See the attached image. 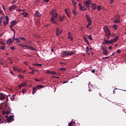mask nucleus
I'll list each match as a JSON object with an SVG mask.
<instances>
[{
	"mask_svg": "<svg viewBox=\"0 0 126 126\" xmlns=\"http://www.w3.org/2000/svg\"><path fill=\"white\" fill-rule=\"evenodd\" d=\"M57 16H58V14L56 13L55 15H53V16L51 17L50 21L52 23L54 24H57V21H55V19L57 18Z\"/></svg>",
	"mask_w": 126,
	"mask_h": 126,
	"instance_id": "obj_1",
	"label": "nucleus"
},
{
	"mask_svg": "<svg viewBox=\"0 0 126 126\" xmlns=\"http://www.w3.org/2000/svg\"><path fill=\"white\" fill-rule=\"evenodd\" d=\"M84 3L86 7H87V8H88V9H90V5L92 4H92H93L92 3V1H91V0H86Z\"/></svg>",
	"mask_w": 126,
	"mask_h": 126,
	"instance_id": "obj_2",
	"label": "nucleus"
},
{
	"mask_svg": "<svg viewBox=\"0 0 126 126\" xmlns=\"http://www.w3.org/2000/svg\"><path fill=\"white\" fill-rule=\"evenodd\" d=\"M61 55L62 56V58H64L68 56V51H64L62 53H61Z\"/></svg>",
	"mask_w": 126,
	"mask_h": 126,
	"instance_id": "obj_3",
	"label": "nucleus"
},
{
	"mask_svg": "<svg viewBox=\"0 0 126 126\" xmlns=\"http://www.w3.org/2000/svg\"><path fill=\"white\" fill-rule=\"evenodd\" d=\"M56 35L59 36L60 34H61V33H62V30H59L58 28H56Z\"/></svg>",
	"mask_w": 126,
	"mask_h": 126,
	"instance_id": "obj_4",
	"label": "nucleus"
},
{
	"mask_svg": "<svg viewBox=\"0 0 126 126\" xmlns=\"http://www.w3.org/2000/svg\"><path fill=\"white\" fill-rule=\"evenodd\" d=\"M12 40L13 41L15 40L16 42V43H20V40L18 38H15V34H14V36H13V38H12Z\"/></svg>",
	"mask_w": 126,
	"mask_h": 126,
	"instance_id": "obj_5",
	"label": "nucleus"
},
{
	"mask_svg": "<svg viewBox=\"0 0 126 126\" xmlns=\"http://www.w3.org/2000/svg\"><path fill=\"white\" fill-rule=\"evenodd\" d=\"M5 106H6V108L7 110L6 111H5V114L8 115L9 113H10V112L11 109H10V107H9L8 106L5 105Z\"/></svg>",
	"mask_w": 126,
	"mask_h": 126,
	"instance_id": "obj_6",
	"label": "nucleus"
},
{
	"mask_svg": "<svg viewBox=\"0 0 126 126\" xmlns=\"http://www.w3.org/2000/svg\"><path fill=\"white\" fill-rule=\"evenodd\" d=\"M14 116L13 115H10V117L7 118L6 119V121H8V122H10V121H14Z\"/></svg>",
	"mask_w": 126,
	"mask_h": 126,
	"instance_id": "obj_7",
	"label": "nucleus"
},
{
	"mask_svg": "<svg viewBox=\"0 0 126 126\" xmlns=\"http://www.w3.org/2000/svg\"><path fill=\"white\" fill-rule=\"evenodd\" d=\"M86 20L88 21V23H92V20L88 15H85Z\"/></svg>",
	"mask_w": 126,
	"mask_h": 126,
	"instance_id": "obj_8",
	"label": "nucleus"
},
{
	"mask_svg": "<svg viewBox=\"0 0 126 126\" xmlns=\"http://www.w3.org/2000/svg\"><path fill=\"white\" fill-rule=\"evenodd\" d=\"M8 22H9V18L7 16H6V21H3V23L4 24L5 26L7 25L8 24Z\"/></svg>",
	"mask_w": 126,
	"mask_h": 126,
	"instance_id": "obj_9",
	"label": "nucleus"
},
{
	"mask_svg": "<svg viewBox=\"0 0 126 126\" xmlns=\"http://www.w3.org/2000/svg\"><path fill=\"white\" fill-rule=\"evenodd\" d=\"M79 7H80V10H82L83 11H86L87 10V8H82V5L81 4L79 3L78 4Z\"/></svg>",
	"mask_w": 126,
	"mask_h": 126,
	"instance_id": "obj_10",
	"label": "nucleus"
},
{
	"mask_svg": "<svg viewBox=\"0 0 126 126\" xmlns=\"http://www.w3.org/2000/svg\"><path fill=\"white\" fill-rule=\"evenodd\" d=\"M15 8H16V6L13 5L10 6V8H9V10H10V11H12L13 10H15Z\"/></svg>",
	"mask_w": 126,
	"mask_h": 126,
	"instance_id": "obj_11",
	"label": "nucleus"
},
{
	"mask_svg": "<svg viewBox=\"0 0 126 126\" xmlns=\"http://www.w3.org/2000/svg\"><path fill=\"white\" fill-rule=\"evenodd\" d=\"M96 8H97V6H96V4L95 3L92 4V10H93L94 11H95Z\"/></svg>",
	"mask_w": 126,
	"mask_h": 126,
	"instance_id": "obj_12",
	"label": "nucleus"
},
{
	"mask_svg": "<svg viewBox=\"0 0 126 126\" xmlns=\"http://www.w3.org/2000/svg\"><path fill=\"white\" fill-rule=\"evenodd\" d=\"M22 15H23V17L25 18H27L29 16V13L24 12L23 13H21Z\"/></svg>",
	"mask_w": 126,
	"mask_h": 126,
	"instance_id": "obj_13",
	"label": "nucleus"
},
{
	"mask_svg": "<svg viewBox=\"0 0 126 126\" xmlns=\"http://www.w3.org/2000/svg\"><path fill=\"white\" fill-rule=\"evenodd\" d=\"M41 16V14H39L38 11H36L34 13V16L39 17Z\"/></svg>",
	"mask_w": 126,
	"mask_h": 126,
	"instance_id": "obj_14",
	"label": "nucleus"
},
{
	"mask_svg": "<svg viewBox=\"0 0 126 126\" xmlns=\"http://www.w3.org/2000/svg\"><path fill=\"white\" fill-rule=\"evenodd\" d=\"M17 23H18V22H17L15 20L12 21L11 22H10V24H11V25H13V26H15Z\"/></svg>",
	"mask_w": 126,
	"mask_h": 126,
	"instance_id": "obj_15",
	"label": "nucleus"
},
{
	"mask_svg": "<svg viewBox=\"0 0 126 126\" xmlns=\"http://www.w3.org/2000/svg\"><path fill=\"white\" fill-rule=\"evenodd\" d=\"M105 32V36H106L107 37H109L111 35L110 32Z\"/></svg>",
	"mask_w": 126,
	"mask_h": 126,
	"instance_id": "obj_16",
	"label": "nucleus"
},
{
	"mask_svg": "<svg viewBox=\"0 0 126 126\" xmlns=\"http://www.w3.org/2000/svg\"><path fill=\"white\" fill-rule=\"evenodd\" d=\"M68 35H69V36H68V39H70L71 41H73V37L70 35V32H68Z\"/></svg>",
	"mask_w": 126,
	"mask_h": 126,
	"instance_id": "obj_17",
	"label": "nucleus"
},
{
	"mask_svg": "<svg viewBox=\"0 0 126 126\" xmlns=\"http://www.w3.org/2000/svg\"><path fill=\"white\" fill-rule=\"evenodd\" d=\"M84 40L86 42L87 44H88V46L90 45L89 44V42L88 41V39H87V37H84Z\"/></svg>",
	"mask_w": 126,
	"mask_h": 126,
	"instance_id": "obj_18",
	"label": "nucleus"
},
{
	"mask_svg": "<svg viewBox=\"0 0 126 126\" xmlns=\"http://www.w3.org/2000/svg\"><path fill=\"white\" fill-rule=\"evenodd\" d=\"M44 88V86L42 85H37L36 89L39 90L40 89Z\"/></svg>",
	"mask_w": 126,
	"mask_h": 126,
	"instance_id": "obj_19",
	"label": "nucleus"
},
{
	"mask_svg": "<svg viewBox=\"0 0 126 126\" xmlns=\"http://www.w3.org/2000/svg\"><path fill=\"white\" fill-rule=\"evenodd\" d=\"M36 87H34L32 89V94H35V93L36 92Z\"/></svg>",
	"mask_w": 126,
	"mask_h": 126,
	"instance_id": "obj_20",
	"label": "nucleus"
},
{
	"mask_svg": "<svg viewBox=\"0 0 126 126\" xmlns=\"http://www.w3.org/2000/svg\"><path fill=\"white\" fill-rule=\"evenodd\" d=\"M0 98L1 100H3L5 98V97L3 95V93H0Z\"/></svg>",
	"mask_w": 126,
	"mask_h": 126,
	"instance_id": "obj_21",
	"label": "nucleus"
},
{
	"mask_svg": "<svg viewBox=\"0 0 126 126\" xmlns=\"http://www.w3.org/2000/svg\"><path fill=\"white\" fill-rule=\"evenodd\" d=\"M46 73H49V74H56V72H54V71H47V72H46Z\"/></svg>",
	"mask_w": 126,
	"mask_h": 126,
	"instance_id": "obj_22",
	"label": "nucleus"
},
{
	"mask_svg": "<svg viewBox=\"0 0 126 126\" xmlns=\"http://www.w3.org/2000/svg\"><path fill=\"white\" fill-rule=\"evenodd\" d=\"M103 29L104 30V32H110L108 29V28H106V27H104V28H103Z\"/></svg>",
	"mask_w": 126,
	"mask_h": 126,
	"instance_id": "obj_23",
	"label": "nucleus"
},
{
	"mask_svg": "<svg viewBox=\"0 0 126 126\" xmlns=\"http://www.w3.org/2000/svg\"><path fill=\"white\" fill-rule=\"evenodd\" d=\"M75 55V53H74V52H71V53H68V56H74Z\"/></svg>",
	"mask_w": 126,
	"mask_h": 126,
	"instance_id": "obj_24",
	"label": "nucleus"
},
{
	"mask_svg": "<svg viewBox=\"0 0 126 126\" xmlns=\"http://www.w3.org/2000/svg\"><path fill=\"white\" fill-rule=\"evenodd\" d=\"M11 42H12V39L11 38H10L8 39V40H7V41H6V44H10Z\"/></svg>",
	"mask_w": 126,
	"mask_h": 126,
	"instance_id": "obj_25",
	"label": "nucleus"
},
{
	"mask_svg": "<svg viewBox=\"0 0 126 126\" xmlns=\"http://www.w3.org/2000/svg\"><path fill=\"white\" fill-rule=\"evenodd\" d=\"M118 40H119V36H116V37H115V38L112 39V40H113L115 42H116Z\"/></svg>",
	"mask_w": 126,
	"mask_h": 126,
	"instance_id": "obj_26",
	"label": "nucleus"
},
{
	"mask_svg": "<svg viewBox=\"0 0 126 126\" xmlns=\"http://www.w3.org/2000/svg\"><path fill=\"white\" fill-rule=\"evenodd\" d=\"M73 14L74 15V16H77V11L75 9H73Z\"/></svg>",
	"mask_w": 126,
	"mask_h": 126,
	"instance_id": "obj_27",
	"label": "nucleus"
},
{
	"mask_svg": "<svg viewBox=\"0 0 126 126\" xmlns=\"http://www.w3.org/2000/svg\"><path fill=\"white\" fill-rule=\"evenodd\" d=\"M20 85L26 87V86H27V83L24 82V83H21V85Z\"/></svg>",
	"mask_w": 126,
	"mask_h": 126,
	"instance_id": "obj_28",
	"label": "nucleus"
},
{
	"mask_svg": "<svg viewBox=\"0 0 126 126\" xmlns=\"http://www.w3.org/2000/svg\"><path fill=\"white\" fill-rule=\"evenodd\" d=\"M13 68H14V71L20 70V69L18 68V67L16 66H14Z\"/></svg>",
	"mask_w": 126,
	"mask_h": 126,
	"instance_id": "obj_29",
	"label": "nucleus"
},
{
	"mask_svg": "<svg viewBox=\"0 0 126 126\" xmlns=\"http://www.w3.org/2000/svg\"><path fill=\"white\" fill-rule=\"evenodd\" d=\"M104 42L102 43L103 45H105V44H109L108 41L107 40H106L105 39H104Z\"/></svg>",
	"mask_w": 126,
	"mask_h": 126,
	"instance_id": "obj_30",
	"label": "nucleus"
},
{
	"mask_svg": "<svg viewBox=\"0 0 126 126\" xmlns=\"http://www.w3.org/2000/svg\"><path fill=\"white\" fill-rule=\"evenodd\" d=\"M67 9H65V12L66 13V15H67L68 17H70V15L68 13Z\"/></svg>",
	"mask_w": 126,
	"mask_h": 126,
	"instance_id": "obj_31",
	"label": "nucleus"
},
{
	"mask_svg": "<svg viewBox=\"0 0 126 126\" xmlns=\"http://www.w3.org/2000/svg\"><path fill=\"white\" fill-rule=\"evenodd\" d=\"M103 54H104V56H108V52L107 51H103Z\"/></svg>",
	"mask_w": 126,
	"mask_h": 126,
	"instance_id": "obj_32",
	"label": "nucleus"
},
{
	"mask_svg": "<svg viewBox=\"0 0 126 126\" xmlns=\"http://www.w3.org/2000/svg\"><path fill=\"white\" fill-rule=\"evenodd\" d=\"M18 38H19L21 40L26 41V39L24 37H18Z\"/></svg>",
	"mask_w": 126,
	"mask_h": 126,
	"instance_id": "obj_33",
	"label": "nucleus"
},
{
	"mask_svg": "<svg viewBox=\"0 0 126 126\" xmlns=\"http://www.w3.org/2000/svg\"><path fill=\"white\" fill-rule=\"evenodd\" d=\"M101 50H103V52L107 51V50L104 47H103L102 45H101Z\"/></svg>",
	"mask_w": 126,
	"mask_h": 126,
	"instance_id": "obj_34",
	"label": "nucleus"
},
{
	"mask_svg": "<svg viewBox=\"0 0 126 126\" xmlns=\"http://www.w3.org/2000/svg\"><path fill=\"white\" fill-rule=\"evenodd\" d=\"M28 49L31 50L32 51H35V48L33 47H29V49Z\"/></svg>",
	"mask_w": 126,
	"mask_h": 126,
	"instance_id": "obj_35",
	"label": "nucleus"
},
{
	"mask_svg": "<svg viewBox=\"0 0 126 126\" xmlns=\"http://www.w3.org/2000/svg\"><path fill=\"white\" fill-rule=\"evenodd\" d=\"M113 29H114L115 30H117V29H118V26H117V25H113Z\"/></svg>",
	"mask_w": 126,
	"mask_h": 126,
	"instance_id": "obj_36",
	"label": "nucleus"
},
{
	"mask_svg": "<svg viewBox=\"0 0 126 126\" xmlns=\"http://www.w3.org/2000/svg\"><path fill=\"white\" fill-rule=\"evenodd\" d=\"M89 51V47H88V46L86 48V52H87V53H88V52Z\"/></svg>",
	"mask_w": 126,
	"mask_h": 126,
	"instance_id": "obj_37",
	"label": "nucleus"
},
{
	"mask_svg": "<svg viewBox=\"0 0 126 126\" xmlns=\"http://www.w3.org/2000/svg\"><path fill=\"white\" fill-rule=\"evenodd\" d=\"M18 45L21 46V47H24L25 46H27L26 45H23V44H18Z\"/></svg>",
	"mask_w": 126,
	"mask_h": 126,
	"instance_id": "obj_38",
	"label": "nucleus"
},
{
	"mask_svg": "<svg viewBox=\"0 0 126 126\" xmlns=\"http://www.w3.org/2000/svg\"><path fill=\"white\" fill-rule=\"evenodd\" d=\"M24 47L25 48V49H28L30 48V47H31V46H29V45H27V46H25Z\"/></svg>",
	"mask_w": 126,
	"mask_h": 126,
	"instance_id": "obj_39",
	"label": "nucleus"
},
{
	"mask_svg": "<svg viewBox=\"0 0 126 126\" xmlns=\"http://www.w3.org/2000/svg\"><path fill=\"white\" fill-rule=\"evenodd\" d=\"M96 8L97 9V10L99 11V10H101V7L100 6H99V5H98V6H97V7Z\"/></svg>",
	"mask_w": 126,
	"mask_h": 126,
	"instance_id": "obj_40",
	"label": "nucleus"
},
{
	"mask_svg": "<svg viewBox=\"0 0 126 126\" xmlns=\"http://www.w3.org/2000/svg\"><path fill=\"white\" fill-rule=\"evenodd\" d=\"M120 22V20H116L114 21V23H119Z\"/></svg>",
	"mask_w": 126,
	"mask_h": 126,
	"instance_id": "obj_41",
	"label": "nucleus"
},
{
	"mask_svg": "<svg viewBox=\"0 0 126 126\" xmlns=\"http://www.w3.org/2000/svg\"><path fill=\"white\" fill-rule=\"evenodd\" d=\"M10 100H11V101H14V96L13 95L10 97Z\"/></svg>",
	"mask_w": 126,
	"mask_h": 126,
	"instance_id": "obj_42",
	"label": "nucleus"
},
{
	"mask_svg": "<svg viewBox=\"0 0 126 126\" xmlns=\"http://www.w3.org/2000/svg\"><path fill=\"white\" fill-rule=\"evenodd\" d=\"M88 39H89L90 40H93V39H92V35H89V37H88Z\"/></svg>",
	"mask_w": 126,
	"mask_h": 126,
	"instance_id": "obj_43",
	"label": "nucleus"
},
{
	"mask_svg": "<svg viewBox=\"0 0 126 126\" xmlns=\"http://www.w3.org/2000/svg\"><path fill=\"white\" fill-rule=\"evenodd\" d=\"M18 77L21 78V79H23L24 77L21 75V74H19L18 75Z\"/></svg>",
	"mask_w": 126,
	"mask_h": 126,
	"instance_id": "obj_44",
	"label": "nucleus"
},
{
	"mask_svg": "<svg viewBox=\"0 0 126 126\" xmlns=\"http://www.w3.org/2000/svg\"><path fill=\"white\" fill-rule=\"evenodd\" d=\"M65 70H66V69L64 67H62L61 68H60V70L65 71Z\"/></svg>",
	"mask_w": 126,
	"mask_h": 126,
	"instance_id": "obj_45",
	"label": "nucleus"
},
{
	"mask_svg": "<svg viewBox=\"0 0 126 126\" xmlns=\"http://www.w3.org/2000/svg\"><path fill=\"white\" fill-rule=\"evenodd\" d=\"M60 65H61V66H63V65H65V63L63 62H60Z\"/></svg>",
	"mask_w": 126,
	"mask_h": 126,
	"instance_id": "obj_46",
	"label": "nucleus"
},
{
	"mask_svg": "<svg viewBox=\"0 0 126 126\" xmlns=\"http://www.w3.org/2000/svg\"><path fill=\"white\" fill-rule=\"evenodd\" d=\"M72 3H73V4L76 5L77 4V2H76L74 0H72Z\"/></svg>",
	"mask_w": 126,
	"mask_h": 126,
	"instance_id": "obj_47",
	"label": "nucleus"
},
{
	"mask_svg": "<svg viewBox=\"0 0 126 126\" xmlns=\"http://www.w3.org/2000/svg\"><path fill=\"white\" fill-rule=\"evenodd\" d=\"M91 25H92V22H88V25H87V26L90 27Z\"/></svg>",
	"mask_w": 126,
	"mask_h": 126,
	"instance_id": "obj_48",
	"label": "nucleus"
},
{
	"mask_svg": "<svg viewBox=\"0 0 126 126\" xmlns=\"http://www.w3.org/2000/svg\"><path fill=\"white\" fill-rule=\"evenodd\" d=\"M10 49L12 50H14L15 49V47H14V46H11V47H10Z\"/></svg>",
	"mask_w": 126,
	"mask_h": 126,
	"instance_id": "obj_49",
	"label": "nucleus"
},
{
	"mask_svg": "<svg viewBox=\"0 0 126 126\" xmlns=\"http://www.w3.org/2000/svg\"><path fill=\"white\" fill-rule=\"evenodd\" d=\"M116 52L118 54H120V53H121V51H120V50H118L117 51H116Z\"/></svg>",
	"mask_w": 126,
	"mask_h": 126,
	"instance_id": "obj_50",
	"label": "nucleus"
},
{
	"mask_svg": "<svg viewBox=\"0 0 126 126\" xmlns=\"http://www.w3.org/2000/svg\"><path fill=\"white\" fill-rule=\"evenodd\" d=\"M108 41L110 42L112 44L116 41H114V40H113V39H111V40H108Z\"/></svg>",
	"mask_w": 126,
	"mask_h": 126,
	"instance_id": "obj_51",
	"label": "nucleus"
},
{
	"mask_svg": "<svg viewBox=\"0 0 126 126\" xmlns=\"http://www.w3.org/2000/svg\"><path fill=\"white\" fill-rule=\"evenodd\" d=\"M0 49H1V50H4V49H5V46H1V47H0Z\"/></svg>",
	"mask_w": 126,
	"mask_h": 126,
	"instance_id": "obj_52",
	"label": "nucleus"
},
{
	"mask_svg": "<svg viewBox=\"0 0 126 126\" xmlns=\"http://www.w3.org/2000/svg\"><path fill=\"white\" fill-rule=\"evenodd\" d=\"M35 72V69H33L32 71L31 72L32 74H34V72Z\"/></svg>",
	"mask_w": 126,
	"mask_h": 126,
	"instance_id": "obj_53",
	"label": "nucleus"
},
{
	"mask_svg": "<svg viewBox=\"0 0 126 126\" xmlns=\"http://www.w3.org/2000/svg\"><path fill=\"white\" fill-rule=\"evenodd\" d=\"M10 29H11L12 31L14 32V34H15V31L12 28H10Z\"/></svg>",
	"mask_w": 126,
	"mask_h": 126,
	"instance_id": "obj_54",
	"label": "nucleus"
},
{
	"mask_svg": "<svg viewBox=\"0 0 126 126\" xmlns=\"http://www.w3.org/2000/svg\"><path fill=\"white\" fill-rule=\"evenodd\" d=\"M92 72L93 73H94L95 72V69H92Z\"/></svg>",
	"mask_w": 126,
	"mask_h": 126,
	"instance_id": "obj_55",
	"label": "nucleus"
},
{
	"mask_svg": "<svg viewBox=\"0 0 126 126\" xmlns=\"http://www.w3.org/2000/svg\"><path fill=\"white\" fill-rule=\"evenodd\" d=\"M22 87H24V86H22V85H18V87H19L20 89H21Z\"/></svg>",
	"mask_w": 126,
	"mask_h": 126,
	"instance_id": "obj_56",
	"label": "nucleus"
},
{
	"mask_svg": "<svg viewBox=\"0 0 126 126\" xmlns=\"http://www.w3.org/2000/svg\"><path fill=\"white\" fill-rule=\"evenodd\" d=\"M60 21H63V19L62 17H60Z\"/></svg>",
	"mask_w": 126,
	"mask_h": 126,
	"instance_id": "obj_57",
	"label": "nucleus"
},
{
	"mask_svg": "<svg viewBox=\"0 0 126 126\" xmlns=\"http://www.w3.org/2000/svg\"><path fill=\"white\" fill-rule=\"evenodd\" d=\"M109 59L108 57H103L102 58V59Z\"/></svg>",
	"mask_w": 126,
	"mask_h": 126,
	"instance_id": "obj_58",
	"label": "nucleus"
},
{
	"mask_svg": "<svg viewBox=\"0 0 126 126\" xmlns=\"http://www.w3.org/2000/svg\"><path fill=\"white\" fill-rule=\"evenodd\" d=\"M72 125V121L68 124V126H71Z\"/></svg>",
	"mask_w": 126,
	"mask_h": 126,
	"instance_id": "obj_59",
	"label": "nucleus"
},
{
	"mask_svg": "<svg viewBox=\"0 0 126 126\" xmlns=\"http://www.w3.org/2000/svg\"><path fill=\"white\" fill-rule=\"evenodd\" d=\"M36 65V66H42V64H37Z\"/></svg>",
	"mask_w": 126,
	"mask_h": 126,
	"instance_id": "obj_60",
	"label": "nucleus"
},
{
	"mask_svg": "<svg viewBox=\"0 0 126 126\" xmlns=\"http://www.w3.org/2000/svg\"><path fill=\"white\" fill-rule=\"evenodd\" d=\"M18 11H25V9H23V10L18 9Z\"/></svg>",
	"mask_w": 126,
	"mask_h": 126,
	"instance_id": "obj_61",
	"label": "nucleus"
},
{
	"mask_svg": "<svg viewBox=\"0 0 126 126\" xmlns=\"http://www.w3.org/2000/svg\"><path fill=\"white\" fill-rule=\"evenodd\" d=\"M35 82H39V80L38 79H34Z\"/></svg>",
	"mask_w": 126,
	"mask_h": 126,
	"instance_id": "obj_62",
	"label": "nucleus"
},
{
	"mask_svg": "<svg viewBox=\"0 0 126 126\" xmlns=\"http://www.w3.org/2000/svg\"><path fill=\"white\" fill-rule=\"evenodd\" d=\"M113 49V47H112V46H109V47H108V49L109 50H112Z\"/></svg>",
	"mask_w": 126,
	"mask_h": 126,
	"instance_id": "obj_63",
	"label": "nucleus"
},
{
	"mask_svg": "<svg viewBox=\"0 0 126 126\" xmlns=\"http://www.w3.org/2000/svg\"><path fill=\"white\" fill-rule=\"evenodd\" d=\"M0 44H1V45H4V43H3V42H2V41H0Z\"/></svg>",
	"mask_w": 126,
	"mask_h": 126,
	"instance_id": "obj_64",
	"label": "nucleus"
}]
</instances>
